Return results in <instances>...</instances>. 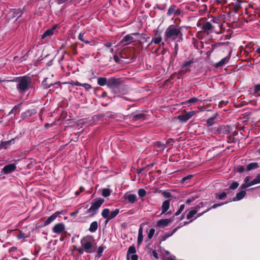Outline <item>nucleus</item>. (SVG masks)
<instances>
[{
  "mask_svg": "<svg viewBox=\"0 0 260 260\" xmlns=\"http://www.w3.org/2000/svg\"><path fill=\"white\" fill-rule=\"evenodd\" d=\"M172 221V220L171 219H160L157 222V226L160 228L167 226Z\"/></svg>",
  "mask_w": 260,
  "mask_h": 260,
  "instance_id": "nucleus-13",
  "label": "nucleus"
},
{
  "mask_svg": "<svg viewBox=\"0 0 260 260\" xmlns=\"http://www.w3.org/2000/svg\"><path fill=\"white\" fill-rule=\"evenodd\" d=\"M250 179V177L249 176H246L244 180V183L243 184H248L250 182H249Z\"/></svg>",
  "mask_w": 260,
  "mask_h": 260,
  "instance_id": "nucleus-54",
  "label": "nucleus"
},
{
  "mask_svg": "<svg viewBox=\"0 0 260 260\" xmlns=\"http://www.w3.org/2000/svg\"><path fill=\"white\" fill-rule=\"evenodd\" d=\"M18 109V107H17V106H15V107H13V108L10 112V114L13 113L14 112V111H16Z\"/></svg>",
  "mask_w": 260,
  "mask_h": 260,
  "instance_id": "nucleus-59",
  "label": "nucleus"
},
{
  "mask_svg": "<svg viewBox=\"0 0 260 260\" xmlns=\"http://www.w3.org/2000/svg\"><path fill=\"white\" fill-rule=\"evenodd\" d=\"M238 186H239V183L237 182L233 181L231 183L230 186H229V189H235L237 188L238 187Z\"/></svg>",
  "mask_w": 260,
  "mask_h": 260,
  "instance_id": "nucleus-36",
  "label": "nucleus"
},
{
  "mask_svg": "<svg viewBox=\"0 0 260 260\" xmlns=\"http://www.w3.org/2000/svg\"><path fill=\"white\" fill-rule=\"evenodd\" d=\"M79 212V210H76L75 212H72L70 214V216H75L77 214H78Z\"/></svg>",
  "mask_w": 260,
  "mask_h": 260,
  "instance_id": "nucleus-61",
  "label": "nucleus"
},
{
  "mask_svg": "<svg viewBox=\"0 0 260 260\" xmlns=\"http://www.w3.org/2000/svg\"><path fill=\"white\" fill-rule=\"evenodd\" d=\"M110 213V211L109 209H104L102 212V216L105 218L108 219V218L109 217V214Z\"/></svg>",
  "mask_w": 260,
  "mask_h": 260,
  "instance_id": "nucleus-32",
  "label": "nucleus"
},
{
  "mask_svg": "<svg viewBox=\"0 0 260 260\" xmlns=\"http://www.w3.org/2000/svg\"><path fill=\"white\" fill-rule=\"evenodd\" d=\"M62 214V211H56L55 213L53 214L52 215L49 216L43 223L44 226H47L53 222L56 217L59 215Z\"/></svg>",
  "mask_w": 260,
  "mask_h": 260,
  "instance_id": "nucleus-8",
  "label": "nucleus"
},
{
  "mask_svg": "<svg viewBox=\"0 0 260 260\" xmlns=\"http://www.w3.org/2000/svg\"><path fill=\"white\" fill-rule=\"evenodd\" d=\"M77 250L79 253L81 254H83L84 252L85 251L84 248L82 247V248H78Z\"/></svg>",
  "mask_w": 260,
  "mask_h": 260,
  "instance_id": "nucleus-57",
  "label": "nucleus"
},
{
  "mask_svg": "<svg viewBox=\"0 0 260 260\" xmlns=\"http://www.w3.org/2000/svg\"><path fill=\"white\" fill-rule=\"evenodd\" d=\"M258 167V164L256 162H252L248 164L247 166V170L250 171L251 170L255 169Z\"/></svg>",
  "mask_w": 260,
  "mask_h": 260,
  "instance_id": "nucleus-27",
  "label": "nucleus"
},
{
  "mask_svg": "<svg viewBox=\"0 0 260 260\" xmlns=\"http://www.w3.org/2000/svg\"><path fill=\"white\" fill-rule=\"evenodd\" d=\"M105 247L103 246H100L99 247L98 250V254L99 257H100L102 255V253L103 252Z\"/></svg>",
  "mask_w": 260,
  "mask_h": 260,
  "instance_id": "nucleus-44",
  "label": "nucleus"
},
{
  "mask_svg": "<svg viewBox=\"0 0 260 260\" xmlns=\"http://www.w3.org/2000/svg\"><path fill=\"white\" fill-rule=\"evenodd\" d=\"M98 226V224L97 221H93L92 222L90 225V227L89 228V231L90 232H94L96 231Z\"/></svg>",
  "mask_w": 260,
  "mask_h": 260,
  "instance_id": "nucleus-25",
  "label": "nucleus"
},
{
  "mask_svg": "<svg viewBox=\"0 0 260 260\" xmlns=\"http://www.w3.org/2000/svg\"><path fill=\"white\" fill-rule=\"evenodd\" d=\"M230 59V57L226 56L224 58H223L221 60L218 61L216 63V67H222L225 63H226Z\"/></svg>",
  "mask_w": 260,
  "mask_h": 260,
  "instance_id": "nucleus-20",
  "label": "nucleus"
},
{
  "mask_svg": "<svg viewBox=\"0 0 260 260\" xmlns=\"http://www.w3.org/2000/svg\"><path fill=\"white\" fill-rule=\"evenodd\" d=\"M222 43H215L214 44H212L211 45V51H213L214 50H215V48L216 47H218L221 45H222Z\"/></svg>",
  "mask_w": 260,
  "mask_h": 260,
  "instance_id": "nucleus-49",
  "label": "nucleus"
},
{
  "mask_svg": "<svg viewBox=\"0 0 260 260\" xmlns=\"http://www.w3.org/2000/svg\"><path fill=\"white\" fill-rule=\"evenodd\" d=\"M184 208H185V205L184 204L181 205L180 206L179 209L175 213V215H176V216L179 215L182 212V211L184 210Z\"/></svg>",
  "mask_w": 260,
  "mask_h": 260,
  "instance_id": "nucleus-41",
  "label": "nucleus"
},
{
  "mask_svg": "<svg viewBox=\"0 0 260 260\" xmlns=\"http://www.w3.org/2000/svg\"><path fill=\"white\" fill-rule=\"evenodd\" d=\"M145 115L143 114H139L134 116L132 118L133 120L137 121L139 119H143Z\"/></svg>",
  "mask_w": 260,
  "mask_h": 260,
  "instance_id": "nucleus-34",
  "label": "nucleus"
},
{
  "mask_svg": "<svg viewBox=\"0 0 260 260\" xmlns=\"http://www.w3.org/2000/svg\"><path fill=\"white\" fill-rule=\"evenodd\" d=\"M138 194L140 197H144L146 194V192L144 189H139L138 190Z\"/></svg>",
  "mask_w": 260,
  "mask_h": 260,
  "instance_id": "nucleus-39",
  "label": "nucleus"
},
{
  "mask_svg": "<svg viewBox=\"0 0 260 260\" xmlns=\"http://www.w3.org/2000/svg\"><path fill=\"white\" fill-rule=\"evenodd\" d=\"M241 7V2L237 1L233 5V9L235 13L238 12Z\"/></svg>",
  "mask_w": 260,
  "mask_h": 260,
  "instance_id": "nucleus-24",
  "label": "nucleus"
},
{
  "mask_svg": "<svg viewBox=\"0 0 260 260\" xmlns=\"http://www.w3.org/2000/svg\"><path fill=\"white\" fill-rule=\"evenodd\" d=\"M246 195V191L245 190H241L240 191L238 192L237 194L236 197L234 198V201H239L241 199H242Z\"/></svg>",
  "mask_w": 260,
  "mask_h": 260,
  "instance_id": "nucleus-18",
  "label": "nucleus"
},
{
  "mask_svg": "<svg viewBox=\"0 0 260 260\" xmlns=\"http://www.w3.org/2000/svg\"><path fill=\"white\" fill-rule=\"evenodd\" d=\"M219 3H221V4H225L227 3L226 0H220L219 1Z\"/></svg>",
  "mask_w": 260,
  "mask_h": 260,
  "instance_id": "nucleus-63",
  "label": "nucleus"
},
{
  "mask_svg": "<svg viewBox=\"0 0 260 260\" xmlns=\"http://www.w3.org/2000/svg\"><path fill=\"white\" fill-rule=\"evenodd\" d=\"M152 255L153 256L156 258H158V254L157 253V252L155 251V250H153L152 251Z\"/></svg>",
  "mask_w": 260,
  "mask_h": 260,
  "instance_id": "nucleus-60",
  "label": "nucleus"
},
{
  "mask_svg": "<svg viewBox=\"0 0 260 260\" xmlns=\"http://www.w3.org/2000/svg\"><path fill=\"white\" fill-rule=\"evenodd\" d=\"M192 176L191 175H187L186 177H183L181 179V182L182 183L185 182L187 180H189L192 178Z\"/></svg>",
  "mask_w": 260,
  "mask_h": 260,
  "instance_id": "nucleus-51",
  "label": "nucleus"
},
{
  "mask_svg": "<svg viewBox=\"0 0 260 260\" xmlns=\"http://www.w3.org/2000/svg\"><path fill=\"white\" fill-rule=\"evenodd\" d=\"M212 28V25L209 22H206L202 26V29L204 31L207 32L211 30Z\"/></svg>",
  "mask_w": 260,
  "mask_h": 260,
  "instance_id": "nucleus-21",
  "label": "nucleus"
},
{
  "mask_svg": "<svg viewBox=\"0 0 260 260\" xmlns=\"http://www.w3.org/2000/svg\"><path fill=\"white\" fill-rule=\"evenodd\" d=\"M17 167L16 164H11L5 166L2 170L1 173L7 174L15 171Z\"/></svg>",
  "mask_w": 260,
  "mask_h": 260,
  "instance_id": "nucleus-6",
  "label": "nucleus"
},
{
  "mask_svg": "<svg viewBox=\"0 0 260 260\" xmlns=\"http://www.w3.org/2000/svg\"><path fill=\"white\" fill-rule=\"evenodd\" d=\"M178 119L181 121H183V122H186L189 119L186 114H184V115H179L178 116Z\"/></svg>",
  "mask_w": 260,
  "mask_h": 260,
  "instance_id": "nucleus-35",
  "label": "nucleus"
},
{
  "mask_svg": "<svg viewBox=\"0 0 260 260\" xmlns=\"http://www.w3.org/2000/svg\"><path fill=\"white\" fill-rule=\"evenodd\" d=\"M244 168L243 167H239L238 168V171L239 172H242L244 171Z\"/></svg>",
  "mask_w": 260,
  "mask_h": 260,
  "instance_id": "nucleus-62",
  "label": "nucleus"
},
{
  "mask_svg": "<svg viewBox=\"0 0 260 260\" xmlns=\"http://www.w3.org/2000/svg\"><path fill=\"white\" fill-rule=\"evenodd\" d=\"M69 84H70L72 85H76V86H81V83L78 81L75 82V81H72L69 83Z\"/></svg>",
  "mask_w": 260,
  "mask_h": 260,
  "instance_id": "nucleus-53",
  "label": "nucleus"
},
{
  "mask_svg": "<svg viewBox=\"0 0 260 260\" xmlns=\"http://www.w3.org/2000/svg\"><path fill=\"white\" fill-rule=\"evenodd\" d=\"M57 27V25L53 26L50 29H48L46 30L42 36V39H45L47 37H50L54 34V31Z\"/></svg>",
  "mask_w": 260,
  "mask_h": 260,
  "instance_id": "nucleus-14",
  "label": "nucleus"
},
{
  "mask_svg": "<svg viewBox=\"0 0 260 260\" xmlns=\"http://www.w3.org/2000/svg\"><path fill=\"white\" fill-rule=\"evenodd\" d=\"M65 230L64 225L62 223L56 224L52 229L54 233L60 234Z\"/></svg>",
  "mask_w": 260,
  "mask_h": 260,
  "instance_id": "nucleus-10",
  "label": "nucleus"
},
{
  "mask_svg": "<svg viewBox=\"0 0 260 260\" xmlns=\"http://www.w3.org/2000/svg\"><path fill=\"white\" fill-rule=\"evenodd\" d=\"M68 0H56V2L57 4L60 5L67 2Z\"/></svg>",
  "mask_w": 260,
  "mask_h": 260,
  "instance_id": "nucleus-56",
  "label": "nucleus"
},
{
  "mask_svg": "<svg viewBox=\"0 0 260 260\" xmlns=\"http://www.w3.org/2000/svg\"><path fill=\"white\" fill-rule=\"evenodd\" d=\"M36 113L35 110H28L26 112H25V114L27 116H31L35 114Z\"/></svg>",
  "mask_w": 260,
  "mask_h": 260,
  "instance_id": "nucleus-45",
  "label": "nucleus"
},
{
  "mask_svg": "<svg viewBox=\"0 0 260 260\" xmlns=\"http://www.w3.org/2000/svg\"><path fill=\"white\" fill-rule=\"evenodd\" d=\"M155 230L154 229H151L148 233V237L149 239H151L154 234Z\"/></svg>",
  "mask_w": 260,
  "mask_h": 260,
  "instance_id": "nucleus-43",
  "label": "nucleus"
},
{
  "mask_svg": "<svg viewBox=\"0 0 260 260\" xmlns=\"http://www.w3.org/2000/svg\"><path fill=\"white\" fill-rule=\"evenodd\" d=\"M98 84L100 86L108 85V81L106 78L100 77L98 79Z\"/></svg>",
  "mask_w": 260,
  "mask_h": 260,
  "instance_id": "nucleus-26",
  "label": "nucleus"
},
{
  "mask_svg": "<svg viewBox=\"0 0 260 260\" xmlns=\"http://www.w3.org/2000/svg\"><path fill=\"white\" fill-rule=\"evenodd\" d=\"M104 202V200L102 198L97 199L93 200L91 206L88 210H87L86 213H90L91 215L95 214L99 208L101 206Z\"/></svg>",
  "mask_w": 260,
  "mask_h": 260,
  "instance_id": "nucleus-4",
  "label": "nucleus"
},
{
  "mask_svg": "<svg viewBox=\"0 0 260 260\" xmlns=\"http://www.w3.org/2000/svg\"><path fill=\"white\" fill-rule=\"evenodd\" d=\"M84 35V34L80 33L78 37L79 39L81 41L85 42L86 44H89L90 42L88 40L85 39Z\"/></svg>",
  "mask_w": 260,
  "mask_h": 260,
  "instance_id": "nucleus-38",
  "label": "nucleus"
},
{
  "mask_svg": "<svg viewBox=\"0 0 260 260\" xmlns=\"http://www.w3.org/2000/svg\"><path fill=\"white\" fill-rule=\"evenodd\" d=\"M93 239L89 236L85 237L81 239V244L85 252L88 253L93 252Z\"/></svg>",
  "mask_w": 260,
  "mask_h": 260,
  "instance_id": "nucleus-3",
  "label": "nucleus"
},
{
  "mask_svg": "<svg viewBox=\"0 0 260 260\" xmlns=\"http://www.w3.org/2000/svg\"><path fill=\"white\" fill-rule=\"evenodd\" d=\"M119 213V209H116L115 210L112 211L110 213L109 217L106 219V222H108L109 220L115 218Z\"/></svg>",
  "mask_w": 260,
  "mask_h": 260,
  "instance_id": "nucleus-19",
  "label": "nucleus"
},
{
  "mask_svg": "<svg viewBox=\"0 0 260 260\" xmlns=\"http://www.w3.org/2000/svg\"><path fill=\"white\" fill-rule=\"evenodd\" d=\"M216 118V116H213V117H211L210 118H209L207 120V124L208 126H211L212 125H213L215 122V119Z\"/></svg>",
  "mask_w": 260,
  "mask_h": 260,
  "instance_id": "nucleus-31",
  "label": "nucleus"
},
{
  "mask_svg": "<svg viewBox=\"0 0 260 260\" xmlns=\"http://www.w3.org/2000/svg\"><path fill=\"white\" fill-rule=\"evenodd\" d=\"M12 140L4 141L1 142L0 144V147L2 149H6L9 145H10Z\"/></svg>",
  "mask_w": 260,
  "mask_h": 260,
  "instance_id": "nucleus-28",
  "label": "nucleus"
},
{
  "mask_svg": "<svg viewBox=\"0 0 260 260\" xmlns=\"http://www.w3.org/2000/svg\"><path fill=\"white\" fill-rule=\"evenodd\" d=\"M170 201L169 200H166L162 204L161 206V215L164 214L167 212V211L168 210V209L170 208Z\"/></svg>",
  "mask_w": 260,
  "mask_h": 260,
  "instance_id": "nucleus-15",
  "label": "nucleus"
},
{
  "mask_svg": "<svg viewBox=\"0 0 260 260\" xmlns=\"http://www.w3.org/2000/svg\"><path fill=\"white\" fill-rule=\"evenodd\" d=\"M114 59L116 62H118L119 60L118 56L116 55L114 56Z\"/></svg>",
  "mask_w": 260,
  "mask_h": 260,
  "instance_id": "nucleus-64",
  "label": "nucleus"
},
{
  "mask_svg": "<svg viewBox=\"0 0 260 260\" xmlns=\"http://www.w3.org/2000/svg\"><path fill=\"white\" fill-rule=\"evenodd\" d=\"M254 94L260 95V84L255 86Z\"/></svg>",
  "mask_w": 260,
  "mask_h": 260,
  "instance_id": "nucleus-40",
  "label": "nucleus"
},
{
  "mask_svg": "<svg viewBox=\"0 0 260 260\" xmlns=\"http://www.w3.org/2000/svg\"><path fill=\"white\" fill-rule=\"evenodd\" d=\"M176 8V6L173 5H171L168 10V12H167V15L168 16H171L173 14H174V13H175V9Z\"/></svg>",
  "mask_w": 260,
  "mask_h": 260,
  "instance_id": "nucleus-29",
  "label": "nucleus"
},
{
  "mask_svg": "<svg viewBox=\"0 0 260 260\" xmlns=\"http://www.w3.org/2000/svg\"><path fill=\"white\" fill-rule=\"evenodd\" d=\"M177 231V228L174 229L172 231H170L166 233L162 237V240L165 241L168 238L171 237L173 235V234L176 232Z\"/></svg>",
  "mask_w": 260,
  "mask_h": 260,
  "instance_id": "nucleus-23",
  "label": "nucleus"
},
{
  "mask_svg": "<svg viewBox=\"0 0 260 260\" xmlns=\"http://www.w3.org/2000/svg\"><path fill=\"white\" fill-rule=\"evenodd\" d=\"M139 33H133L131 34L127 35L125 36L123 39L121 40L120 43L123 44L125 42H129V43H127L125 44V45H128L130 43V42H133L134 41L133 40V36H137L139 35Z\"/></svg>",
  "mask_w": 260,
  "mask_h": 260,
  "instance_id": "nucleus-9",
  "label": "nucleus"
},
{
  "mask_svg": "<svg viewBox=\"0 0 260 260\" xmlns=\"http://www.w3.org/2000/svg\"><path fill=\"white\" fill-rule=\"evenodd\" d=\"M199 101L197 98H191L185 102V103H195Z\"/></svg>",
  "mask_w": 260,
  "mask_h": 260,
  "instance_id": "nucleus-42",
  "label": "nucleus"
},
{
  "mask_svg": "<svg viewBox=\"0 0 260 260\" xmlns=\"http://www.w3.org/2000/svg\"><path fill=\"white\" fill-rule=\"evenodd\" d=\"M124 196L125 199L131 203H134L137 201V196L136 194L127 193L125 194Z\"/></svg>",
  "mask_w": 260,
  "mask_h": 260,
  "instance_id": "nucleus-16",
  "label": "nucleus"
},
{
  "mask_svg": "<svg viewBox=\"0 0 260 260\" xmlns=\"http://www.w3.org/2000/svg\"><path fill=\"white\" fill-rule=\"evenodd\" d=\"M136 252V248L134 245L131 246L127 250L126 254L127 260H138V256L135 253Z\"/></svg>",
  "mask_w": 260,
  "mask_h": 260,
  "instance_id": "nucleus-5",
  "label": "nucleus"
},
{
  "mask_svg": "<svg viewBox=\"0 0 260 260\" xmlns=\"http://www.w3.org/2000/svg\"><path fill=\"white\" fill-rule=\"evenodd\" d=\"M16 237L18 240H21L22 239H24L26 237V236H25V234L22 232H20V234L18 235Z\"/></svg>",
  "mask_w": 260,
  "mask_h": 260,
  "instance_id": "nucleus-47",
  "label": "nucleus"
},
{
  "mask_svg": "<svg viewBox=\"0 0 260 260\" xmlns=\"http://www.w3.org/2000/svg\"><path fill=\"white\" fill-rule=\"evenodd\" d=\"M162 38L159 33L156 32L151 41V43L158 44L161 42Z\"/></svg>",
  "mask_w": 260,
  "mask_h": 260,
  "instance_id": "nucleus-17",
  "label": "nucleus"
},
{
  "mask_svg": "<svg viewBox=\"0 0 260 260\" xmlns=\"http://www.w3.org/2000/svg\"><path fill=\"white\" fill-rule=\"evenodd\" d=\"M193 63V59L184 61L180 70V73L186 72Z\"/></svg>",
  "mask_w": 260,
  "mask_h": 260,
  "instance_id": "nucleus-11",
  "label": "nucleus"
},
{
  "mask_svg": "<svg viewBox=\"0 0 260 260\" xmlns=\"http://www.w3.org/2000/svg\"><path fill=\"white\" fill-rule=\"evenodd\" d=\"M200 207V206L199 205H198L194 208V210L190 211L189 212L188 214L187 215V218L188 219H190L197 214V216H196L194 218V219H196L198 217L201 216L203 213H206V212H207L209 210V209H207L206 211H204L203 213L197 214V209L199 208Z\"/></svg>",
  "mask_w": 260,
  "mask_h": 260,
  "instance_id": "nucleus-7",
  "label": "nucleus"
},
{
  "mask_svg": "<svg viewBox=\"0 0 260 260\" xmlns=\"http://www.w3.org/2000/svg\"><path fill=\"white\" fill-rule=\"evenodd\" d=\"M81 86L84 87L86 90H89L92 88L91 86L88 83H81Z\"/></svg>",
  "mask_w": 260,
  "mask_h": 260,
  "instance_id": "nucleus-46",
  "label": "nucleus"
},
{
  "mask_svg": "<svg viewBox=\"0 0 260 260\" xmlns=\"http://www.w3.org/2000/svg\"><path fill=\"white\" fill-rule=\"evenodd\" d=\"M111 194V190L108 188H104L102 190V196L104 197H108Z\"/></svg>",
  "mask_w": 260,
  "mask_h": 260,
  "instance_id": "nucleus-33",
  "label": "nucleus"
},
{
  "mask_svg": "<svg viewBox=\"0 0 260 260\" xmlns=\"http://www.w3.org/2000/svg\"><path fill=\"white\" fill-rule=\"evenodd\" d=\"M165 38L166 40H172L173 41H179L182 40V34L180 28L177 27L174 25H170L166 29L165 32Z\"/></svg>",
  "mask_w": 260,
  "mask_h": 260,
  "instance_id": "nucleus-1",
  "label": "nucleus"
},
{
  "mask_svg": "<svg viewBox=\"0 0 260 260\" xmlns=\"http://www.w3.org/2000/svg\"><path fill=\"white\" fill-rule=\"evenodd\" d=\"M180 10L179 9L176 8L175 11L174 13V15H176V16H178L179 15H180Z\"/></svg>",
  "mask_w": 260,
  "mask_h": 260,
  "instance_id": "nucleus-58",
  "label": "nucleus"
},
{
  "mask_svg": "<svg viewBox=\"0 0 260 260\" xmlns=\"http://www.w3.org/2000/svg\"><path fill=\"white\" fill-rule=\"evenodd\" d=\"M143 239V230L141 227H140L138 231V240L137 243L138 245H140L141 243H142Z\"/></svg>",
  "mask_w": 260,
  "mask_h": 260,
  "instance_id": "nucleus-22",
  "label": "nucleus"
},
{
  "mask_svg": "<svg viewBox=\"0 0 260 260\" xmlns=\"http://www.w3.org/2000/svg\"><path fill=\"white\" fill-rule=\"evenodd\" d=\"M198 198V197L197 196H191L187 199V200L186 201V203L189 204L190 203L195 201V200L197 199Z\"/></svg>",
  "mask_w": 260,
  "mask_h": 260,
  "instance_id": "nucleus-37",
  "label": "nucleus"
},
{
  "mask_svg": "<svg viewBox=\"0 0 260 260\" xmlns=\"http://www.w3.org/2000/svg\"><path fill=\"white\" fill-rule=\"evenodd\" d=\"M163 195L165 197L167 198H169L171 197V193L169 192H166V191L164 192L163 193Z\"/></svg>",
  "mask_w": 260,
  "mask_h": 260,
  "instance_id": "nucleus-55",
  "label": "nucleus"
},
{
  "mask_svg": "<svg viewBox=\"0 0 260 260\" xmlns=\"http://www.w3.org/2000/svg\"><path fill=\"white\" fill-rule=\"evenodd\" d=\"M118 80L114 78H111L108 81V86L109 87L115 86L118 83Z\"/></svg>",
  "mask_w": 260,
  "mask_h": 260,
  "instance_id": "nucleus-30",
  "label": "nucleus"
},
{
  "mask_svg": "<svg viewBox=\"0 0 260 260\" xmlns=\"http://www.w3.org/2000/svg\"><path fill=\"white\" fill-rule=\"evenodd\" d=\"M15 81L17 82L16 88L19 93H24L29 88L31 81L27 76L17 78Z\"/></svg>",
  "mask_w": 260,
  "mask_h": 260,
  "instance_id": "nucleus-2",
  "label": "nucleus"
},
{
  "mask_svg": "<svg viewBox=\"0 0 260 260\" xmlns=\"http://www.w3.org/2000/svg\"><path fill=\"white\" fill-rule=\"evenodd\" d=\"M197 112H198V111H192L188 112L186 114L187 115L188 118L189 119L191 117H192L193 116V115L195 113H196Z\"/></svg>",
  "mask_w": 260,
  "mask_h": 260,
  "instance_id": "nucleus-48",
  "label": "nucleus"
},
{
  "mask_svg": "<svg viewBox=\"0 0 260 260\" xmlns=\"http://www.w3.org/2000/svg\"><path fill=\"white\" fill-rule=\"evenodd\" d=\"M14 14L15 16H17L18 15H19L18 17H19V16H21L22 12L20 11V9H17V10L15 9V10H14Z\"/></svg>",
  "mask_w": 260,
  "mask_h": 260,
  "instance_id": "nucleus-50",
  "label": "nucleus"
},
{
  "mask_svg": "<svg viewBox=\"0 0 260 260\" xmlns=\"http://www.w3.org/2000/svg\"><path fill=\"white\" fill-rule=\"evenodd\" d=\"M226 193H225L224 192L218 194V198L220 200H222V199H224L226 197Z\"/></svg>",
  "mask_w": 260,
  "mask_h": 260,
  "instance_id": "nucleus-52",
  "label": "nucleus"
},
{
  "mask_svg": "<svg viewBox=\"0 0 260 260\" xmlns=\"http://www.w3.org/2000/svg\"><path fill=\"white\" fill-rule=\"evenodd\" d=\"M260 183V175H257L255 179L250 181L248 184H242L241 186L242 189H245L252 185Z\"/></svg>",
  "mask_w": 260,
  "mask_h": 260,
  "instance_id": "nucleus-12",
  "label": "nucleus"
}]
</instances>
